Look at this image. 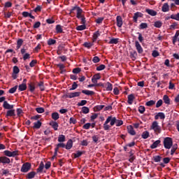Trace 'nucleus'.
Wrapping results in <instances>:
<instances>
[{
  "label": "nucleus",
  "mask_w": 179,
  "mask_h": 179,
  "mask_svg": "<svg viewBox=\"0 0 179 179\" xmlns=\"http://www.w3.org/2000/svg\"><path fill=\"white\" fill-rule=\"evenodd\" d=\"M115 124L116 127H121V125L124 124V122L122 120H117L115 117L108 116L103 124L104 131H110V128H111V127H114Z\"/></svg>",
  "instance_id": "nucleus-1"
},
{
  "label": "nucleus",
  "mask_w": 179,
  "mask_h": 179,
  "mask_svg": "<svg viewBox=\"0 0 179 179\" xmlns=\"http://www.w3.org/2000/svg\"><path fill=\"white\" fill-rule=\"evenodd\" d=\"M173 146V138L166 137L164 139V147L165 149H171Z\"/></svg>",
  "instance_id": "nucleus-2"
},
{
  "label": "nucleus",
  "mask_w": 179,
  "mask_h": 179,
  "mask_svg": "<svg viewBox=\"0 0 179 179\" xmlns=\"http://www.w3.org/2000/svg\"><path fill=\"white\" fill-rule=\"evenodd\" d=\"M31 169V164L29 162L24 163L21 167L22 173H27Z\"/></svg>",
  "instance_id": "nucleus-3"
},
{
  "label": "nucleus",
  "mask_w": 179,
  "mask_h": 179,
  "mask_svg": "<svg viewBox=\"0 0 179 179\" xmlns=\"http://www.w3.org/2000/svg\"><path fill=\"white\" fill-rule=\"evenodd\" d=\"M80 96V92H70L64 95L66 99H73L74 97H79Z\"/></svg>",
  "instance_id": "nucleus-4"
},
{
  "label": "nucleus",
  "mask_w": 179,
  "mask_h": 179,
  "mask_svg": "<svg viewBox=\"0 0 179 179\" xmlns=\"http://www.w3.org/2000/svg\"><path fill=\"white\" fill-rule=\"evenodd\" d=\"M10 163V159L6 156L0 157V164H9Z\"/></svg>",
  "instance_id": "nucleus-5"
},
{
  "label": "nucleus",
  "mask_w": 179,
  "mask_h": 179,
  "mask_svg": "<svg viewBox=\"0 0 179 179\" xmlns=\"http://www.w3.org/2000/svg\"><path fill=\"white\" fill-rule=\"evenodd\" d=\"M135 47L138 54H143V48H142V45H141V43H139V41H135Z\"/></svg>",
  "instance_id": "nucleus-6"
},
{
  "label": "nucleus",
  "mask_w": 179,
  "mask_h": 179,
  "mask_svg": "<svg viewBox=\"0 0 179 179\" xmlns=\"http://www.w3.org/2000/svg\"><path fill=\"white\" fill-rule=\"evenodd\" d=\"M143 17V14H142V13L136 12L134 13V15L133 17V21L134 22V23H138V18Z\"/></svg>",
  "instance_id": "nucleus-7"
},
{
  "label": "nucleus",
  "mask_w": 179,
  "mask_h": 179,
  "mask_svg": "<svg viewBox=\"0 0 179 179\" xmlns=\"http://www.w3.org/2000/svg\"><path fill=\"white\" fill-rule=\"evenodd\" d=\"M28 89L31 93H34V90H36V83L30 82L28 83Z\"/></svg>",
  "instance_id": "nucleus-8"
},
{
  "label": "nucleus",
  "mask_w": 179,
  "mask_h": 179,
  "mask_svg": "<svg viewBox=\"0 0 179 179\" xmlns=\"http://www.w3.org/2000/svg\"><path fill=\"white\" fill-rule=\"evenodd\" d=\"M6 117V118H9V117H16V113H15V110L9 109L8 110H7Z\"/></svg>",
  "instance_id": "nucleus-9"
},
{
  "label": "nucleus",
  "mask_w": 179,
  "mask_h": 179,
  "mask_svg": "<svg viewBox=\"0 0 179 179\" xmlns=\"http://www.w3.org/2000/svg\"><path fill=\"white\" fill-rule=\"evenodd\" d=\"M3 107L6 110H12L15 107V105H10L6 101H4L3 104Z\"/></svg>",
  "instance_id": "nucleus-10"
},
{
  "label": "nucleus",
  "mask_w": 179,
  "mask_h": 179,
  "mask_svg": "<svg viewBox=\"0 0 179 179\" xmlns=\"http://www.w3.org/2000/svg\"><path fill=\"white\" fill-rule=\"evenodd\" d=\"M49 125H50V127H52V128H53L55 131H58V127H59V125L58 124V122L54 120H52L49 123Z\"/></svg>",
  "instance_id": "nucleus-11"
},
{
  "label": "nucleus",
  "mask_w": 179,
  "mask_h": 179,
  "mask_svg": "<svg viewBox=\"0 0 179 179\" xmlns=\"http://www.w3.org/2000/svg\"><path fill=\"white\" fill-rule=\"evenodd\" d=\"M116 22H117V27H122V17L120 15H117L116 17Z\"/></svg>",
  "instance_id": "nucleus-12"
},
{
  "label": "nucleus",
  "mask_w": 179,
  "mask_h": 179,
  "mask_svg": "<svg viewBox=\"0 0 179 179\" xmlns=\"http://www.w3.org/2000/svg\"><path fill=\"white\" fill-rule=\"evenodd\" d=\"M127 132L128 134H129L131 136H134L136 135V131H135V130L134 129V127L132 126H128L127 127Z\"/></svg>",
  "instance_id": "nucleus-13"
},
{
  "label": "nucleus",
  "mask_w": 179,
  "mask_h": 179,
  "mask_svg": "<svg viewBox=\"0 0 179 179\" xmlns=\"http://www.w3.org/2000/svg\"><path fill=\"white\" fill-rule=\"evenodd\" d=\"M159 118H160V120H164L166 115H164L163 112H159L155 116V120H158Z\"/></svg>",
  "instance_id": "nucleus-14"
},
{
  "label": "nucleus",
  "mask_w": 179,
  "mask_h": 179,
  "mask_svg": "<svg viewBox=\"0 0 179 179\" xmlns=\"http://www.w3.org/2000/svg\"><path fill=\"white\" fill-rule=\"evenodd\" d=\"M41 125H43V123L40 120H38L37 122H34L33 128L34 129H40Z\"/></svg>",
  "instance_id": "nucleus-15"
},
{
  "label": "nucleus",
  "mask_w": 179,
  "mask_h": 179,
  "mask_svg": "<svg viewBox=\"0 0 179 179\" xmlns=\"http://www.w3.org/2000/svg\"><path fill=\"white\" fill-rule=\"evenodd\" d=\"M73 146V141H72V139H69L66 145V149L67 150H69L71 149H72V147Z\"/></svg>",
  "instance_id": "nucleus-16"
},
{
  "label": "nucleus",
  "mask_w": 179,
  "mask_h": 179,
  "mask_svg": "<svg viewBox=\"0 0 179 179\" xmlns=\"http://www.w3.org/2000/svg\"><path fill=\"white\" fill-rule=\"evenodd\" d=\"M92 37H93L92 43H96V41H97V38H99V37H100V31H95Z\"/></svg>",
  "instance_id": "nucleus-17"
},
{
  "label": "nucleus",
  "mask_w": 179,
  "mask_h": 179,
  "mask_svg": "<svg viewBox=\"0 0 179 179\" xmlns=\"http://www.w3.org/2000/svg\"><path fill=\"white\" fill-rule=\"evenodd\" d=\"M162 10V12H164V13L169 12V10H170V6H169L168 3H164L163 4Z\"/></svg>",
  "instance_id": "nucleus-18"
},
{
  "label": "nucleus",
  "mask_w": 179,
  "mask_h": 179,
  "mask_svg": "<svg viewBox=\"0 0 179 179\" xmlns=\"http://www.w3.org/2000/svg\"><path fill=\"white\" fill-rule=\"evenodd\" d=\"M83 13V10H82V8H77V15H76V18L77 19H80V17H83V15H82V13Z\"/></svg>",
  "instance_id": "nucleus-19"
},
{
  "label": "nucleus",
  "mask_w": 179,
  "mask_h": 179,
  "mask_svg": "<svg viewBox=\"0 0 179 179\" xmlns=\"http://www.w3.org/2000/svg\"><path fill=\"white\" fill-rule=\"evenodd\" d=\"M127 99V103L131 105L134 102V100H135V96L134 95V94H129L128 95Z\"/></svg>",
  "instance_id": "nucleus-20"
},
{
  "label": "nucleus",
  "mask_w": 179,
  "mask_h": 179,
  "mask_svg": "<svg viewBox=\"0 0 179 179\" xmlns=\"http://www.w3.org/2000/svg\"><path fill=\"white\" fill-rule=\"evenodd\" d=\"M160 143H162V141L160 140H157L150 145L151 149H156Z\"/></svg>",
  "instance_id": "nucleus-21"
},
{
  "label": "nucleus",
  "mask_w": 179,
  "mask_h": 179,
  "mask_svg": "<svg viewBox=\"0 0 179 179\" xmlns=\"http://www.w3.org/2000/svg\"><path fill=\"white\" fill-rule=\"evenodd\" d=\"M82 93H83V94H86L87 96H93V94H94V92L89 90H83Z\"/></svg>",
  "instance_id": "nucleus-22"
},
{
  "label": "nucleus",
  "mask_w": 179,
  "mask_h": 179,
  "mask_svg": "<svg viewBox=\"0 0 179 179\" xmlns=\"http://www.w3.org/2000/svg\"><path fill=\"white\" fill-rule=\"evenodd\" d=\"M145 12L148 13V15H150V16H156V15H157V12L152 9H146Z\"/></svg>",
  "instance_id": "nucleus-23"
},
{
  "label": "nucleus",
  "mask_w": 179,
  "mask_h": 179,
  "mask_svg": "<svg viewBox=\"0 0 179 179\" xmlns=\"http://www.w3.org/2000/svg\"><path fill=\"white\" fill-rule=\"evenodd\" d=\"M27 89V85L25 83L20 84L18 87V90L20 92H24Z\"/></svg>",
  "instance_id": "nucleus-24"
},
{
  "label": "nucleus",
  "mask_w": 179,
  "mask_h": 179,
  "mask_svg": "<svg viewBox=\"0 0 179 179\" xmlns=\"http://www.w3.org/2000/svg\"><path fill=\"white\" fill-rule=\"evenodd\" d=\"M171 155L173 156L174 153H176V150L178 149V144H174L173 145L171 146Z\"/></svg>",
  "instance_id": "nucleus-25"
},
{
  "label": "nucleus",
  "mask_w": 179,
  "mask_h": 179,
  "mask_svg": "<svg viewBox=\"0 0 179 179\" xmlns=\"http://www.w3.org/2000/svg\"><path fill=\"white\" fill-rule=\"evenodd\" d=\"M162 159H163V157L160 155H155L152 157V160H154L155 163H159L162 162Z\"/></svg>",
  "instance_id": "nucleus-26"
},
{
  "label": "nucleus",
  "mask_w": 179,
  "mask_h": 179,
  "mask_svg": "<svg viewBox=\"0 0 179 179\" xmlns=\"http://www.w3.org/2000/svg\"><path fill=\"white\" fill-rule=\"evenodd\" d=\"M105 86L107 92H111V90H113V84H111L110 82L106 83Z\"/></svg>",
  "instance_id": "nucleus-27"
},
{
  "label": "nucleus",
  "mask_w": 179,
  "mask_h": 179,
  "mask_svg": "<svg viewBox=\"0 0 179 179\" xmlns=\"http://www.w3.org/2000/svg\"><path fill=\"white\" fill-rule=\"evenodd\" d=\"M163 101H164V103H165V104H167L168 106H169L171 100H170V98L167 96V94L164 95Z\"/></svg>",
  "instance_id": "nucleus-28"
},
{
  "label": "nucleus",
  "mask_w": 179,
  "mask_h": 179,
  "mask_svg": "<svg viewBox=\"0 0 179 179\" xmlns=\"http://www.w3.org/2000/svg\"><path fill=\"white\" fill-rule=\"evenodd\" d=\"M52 118L54 121H57V120H59V114L58 112H55L52 113Z\"/></svg>",
  "instance_id": "nucleus-29"
},
{
  "label": "nucleus",
  "mask_w": 179,
  "mask_h": 179,
  "mask_svg": "<svg viewBox=\"0 0 179 179\" xmlns=\"http://www.w3.org/2000/svg\"><path fill=\"white\" fill-rule=\"evenodd\" d=\"M36 177V172L35 171H31L27 173V178L28 179H32Z\"/></svg>",
  "instance_id": "nucleus-30"
},
{
  "label": "nucleus",
  "mask_w": 179,
  "mask_h": 179,
  "mask_svg": "<svg viewBox=\"0 0 179 179\" xmlns=\"http://www.w3.org/2000/svg\"><path fill=\"white\" fill-rule=\"evenodd\" d=\"M56 33H57V34H61V33H62V26H61V24H57L56 25Z\"/></svg>",
  "instance_id": "nucleus-31"
},
{
  "label": "nucleus",
  "mask_w": 179,
  "mask_h": 179,
  "mask_svg": "<svg viewBox=\"0 0 179 179\" xmlns=\"http://www.w3.org/2000/svg\"><path fill=\"white\" fill-rule=\"evenodd\" d=\"M137 57H138V52H136V51H134L130 53V57L132 59V61H135Z\"/></svg>",
  "instance_id": "nucleus-32"
},
{
  "label": "nucleus",
  "mask_w": 179,
  "mask_h": 179,
  "mask_svg": "<svg viewBox=\"0 0 179 179\" xmlns=\"http://www.w3.org/2000/svg\"><path fill=\"white\" fill-rule=\"evenodd\" d=\"M44 169V162H41L39 164L38 168L37 169V173H43Z\"/></svg>",
  "instance_id": "nucleus-33"
},
{
  "label": "nucleus",
  "mask_w": 179,
  "mask_h": 179,
  "mask_svg": "<svg viewBox=\"0 0 179 179\" xmlns=\"http://www.w3.org/2000/svg\"><path fill=\"white\" fill-rule=\"evenodd\" d=\"M38 86L41 92H44L45 90V87H44V83L41 81L38 83Z\"/></svg>",
  "instance_id": "nucleus-34"
},
{
  "label": "nucleus",
  "mask_w": 179,
  "mask_h": 179,
  "mask_svg": "<svg viewBox=\"0 0 179 179\" xmlns=\"http://www.w3.org/2000/svg\"><path fill=\"white\" fill-rule=\"evenodd\" d=\"M104 105H98L94 107V111H101V110H103V108H104Z\"/></svg>",
  "instance_id": "nucleus-35"
},
{
  "label": "nucleus",
  "mask_w": 179,
  "mask_h": 179,
  "mask_svg": "<svg viewBox=\"0 0 179 179\" xmlns=\"http://www.w3.org/2000/svg\"><path fill=\"white\" fill-rule=\"evenodd\" d=\"M149 136H150V134H149V131H143L141 135V138H143V139H148Z\"/></svg>",
  "instance_id": "nucleus-36"
},
{
  "label": "nucleus",
  "mask_w": 179,
  "mask_h": 179,
  "mask_svg": "<svg viewBox=\"0 0 179 179\" xmlns=\"http://www.w3.org/2000/svg\"><path fill=\"white\" fill-rule=\"evenodd\" d=\"M155 104H156V101L153 100H150L145 103V106H147V107H152V106H155Z\"/></svg>",
  "instance_id": "nucleus-37"
},
{
  "label": "nucleus",
  "mask_w": 179,
  "mask_h": 179,
  "mask_svg": "<svg viewBox=\"0 0 179 179\" xmlns=\"http://www.w3.org/2000/svg\"><path fill=\"white\" fill-rule=\"evenodd\" d=\"M54 44H57V41L55 39L49 38L48 41V45H54Z\"/></svg>",
  "instance_id": "nucleus-38"
},
{
  "label": "nucleus",
  "mask_w": 179,
  "mask_h": 179,
  "mask_svg": "<svg viewBox=\"0 0 179 179\" xmlns=\"http://www.w3.org/2000/svg\"><path fill=\"white\" fill-rule=\"evenodd\" d=\"M57 141L59 143L65 142V135L64 134L59 135Z\"/></svg>",
  "instance_id": "nucleus-39"
},
{
  "label": "nucleus",
  "mask_w": 179,
  "mask_h": 179,
  "mask_svg": "<svg viewBox=\"0 0 179 179\" xmlns=\"http://www.w3.org/2000/svg\"><path fill=\"white\" fill-rule=\"evenodd\" d=\"M83 45L86 48L90 49V48H92V47H93L94 44L90 42H85V43H84Z\"/></svg>",
  "instance_id": "nucleus-40"
},
{
  "label": "nucleus",
  "mask_w": 179,
  "mask_h": 179,
  "mask_svg": "<svg viewBox=\"0 0 179 179\" xmlns=\"http://www.w3.org/2000/svg\"><path fill=\"white\" fill-rule=\"evenodd\" d=\"M137 34L138 35V40L140 43H143V41H145V38H143V36H142V34L140 32H137Z\"/></svg>",
  "instance_id": "nucleus-41"
},
{
  "label": "nucleus",
  "mask_w": 179,
  "mask_h": 179,
  "mask_svg": "<svg viewBox=\"0 0 179 179\" xmlns=\"http://www.w3.org/2000/svg\"><path fill=\"white\" fill-rule=\"evenodd\" d=\"M119 38H113L110 40L108 44H118Z\"/></svg>",
  "instance_id": "nucleus-42"
},
{
  "label": "nucleus",
  "mask_w": 179,
  "mask_h": 179,
  "mask_svg": "<svg viewBox=\"0 0 179 179\" xmlns=\"http://www.w3.org/2000/svg\"><path fill=\"white\" fill-rule=\"evenodd\" d=\"M155 27H157V29H160L162 26H163V23L160 21H156L154 24Z\"/></svg>",
  "instance_id": "nucleus-43"
},
{
  "label": "nucleus",
  "mask_w": 179,
  "mask_h": 179,
  "mask_svg": "<svg viewBox=\"0 0 179 179\" xmlns=\"http://www.w3.org/2000/svg\"><path fill=\"white\" fill-rule=\"evenodd\" d=\"M4 156L6 157H12V152L6 150L3 151Z\"/></svg>",
  "instance_id": "nucleus-44"
},
{
  "label": "nucleus",
  "mask_w": 179,
  "mask_h": 179,
  "mask_svg": "<svg viewBox=\"0 0 179 179\" xmlns=\"http://www.w3.org/2000/svg\"><path fill=\"white\" fill-rule=\"evenodd\" d=\"M76 30H78V31H82V30H86V25L83 24V25L78 26L76 27Z\"/></svg>",
  "instance_id": "nucleus-45"
},
{
  "label": "nucleus",
  "mask_w": 179,
  "mask_h": 179,
  "mask_svg": "<svg viewBox=\"0 0 179 179\" xmlns=\"http://www.w3.org/2000/svg\"><path fill=\"white\" fill-rule=\"evenodd\" d=\"M83 155V152L82 151H77L76 153L73 154L74 158L78 159V157H80Z\"/></svg>",
  "instance_id": "nucleus-46"
},
{
  "label": "nucleus",
  "mask_w": 179,
  "mask_h": 179,
  "mask_svg": "<svg viewBox=\"0 0 179 179\" xmlns=\"http://www.w3.org/2000/svg\"><path fill=\"white\" fill-rule=\"evenodd\" d=\"M90 111V110L89 109V108H87L86 106H83L82 108V112L83 113V114H89Z\"/></svg>",
  "instance_id": "nucleus-47"
},
{
  "label": "nucleus",
  "mask_w": 179,
  "mask_h": 179,
  "mask_svg": "<svg viewBox=\"0 0 179 179\" xmlns=\"http://www.w3.org/2000/svg\"><path fill=\"white\" fill-rule=\"evenodd\" d=\"M139 29L141 30H143V29H148V24L145 23V22H142L140 25H139Z\"/></svg>",
  "instance_id": "nucleus-48"
},
{
  "label": "nucleus",
  "mask_w": 179,
  "mask_h": 179,
  "mask_svg": "<svg viewBox=\"0 0 179 179\" xmlns=\"http://www.w3.org/2000/svg\"><path fill=\"white\" fill-rule=\"evenodd\" d=\"M16 90H17V85H15V87L10 88L8 90V93H10L11 94H13V93H15L16 92Z\"/></svg>",
  "instance_id": "nucleus-49"
},
{
  "label": "nucleus",
  "mask_w": 179,
  "mask_h": 179,
  "mask_svg": "<svg viewBox=\"0 0 179 179\" xmlns=\"http://www.w3.org/2000/svg\"><path fill=\"white\" fill-rule=\"evenodd\" d=\"M171 19H173V20H177L179 22V13H178L176 15H171Z\"/></svg>",
  "instance_id": "nucleus-50"
},
{
  "label": "nucleus",
  "mask_w": 179,
  "mask_h": 179,
  "mask_svg": "<svg viewBox=\"0 0 179 179\" xmlns=\"http://www.w3.org/2000/svg\"><path fill=\"white\" fill-rule=\"evenodd\" d=\"M13 71L15 75H17V73L20 72V69H19V67H17V66H15L13 67Z\"/></svg>",
  "instance_id": "nucleus-51"
},
{
  "label": "nucleus",
  "mask_w": 179,
  "mask_h": 179,
  "mask_svg": "<svg viewBox=\"0 0 179 179\" xmlns=\"http://www.w3.org/2000/svg\"><path fill=\"white\" fill-rule=\"evenodd\" d=\"M152 129H153V131H155V132H156V134L162 133V127H160V126H158Z\"/></svg>",
  "instance_id": "nucleus-52"
},
{
  "label": "nucleus",
  "mask_w": 179,
  "mask_h": 179,
  "mask_svg": "<svg viewBox=\"0 0 179 179\" xmlns=\"http://www.w3.org/2000/svg\"><path fill=\"white\" fill-rule=\"evenodd\" d=\"M145 108L143 106H140L138 107V112L140 113V114H143V113H145Z\"/></svg>",
  "instance_id": "nucleus-53"
},
{
  "label": "nucleus",
  "mask_w": 179,
  "mask_h": 179,
  "mask_svg": "<svg viewBox=\"0 0 179 179\" xmlns=\"http://www.w3.org/2000/svg\"><path fill=\"white\" fill-rule=\"evenodd\" d=\"M103 20H104V17H98L95 22L96 23H97V24H101V23H103Z\"/></svg>",
  "instance_id": "nucleus-54"
},
{
  "label": "nucleus",
  "mask_w": 179,
  "mask_h": 179,
  "mask_svg": "<svg viewBox=\"0 0 179 179\" xmlns=\"http://www.w3.org/2000/svg\"><path fill=\"white\" fill-rule=\"evenodd\" d=\"M157 127H159V122H157V121H154L152 123L151 129H155V128H157Z\"/></svg>",
  "instance_id": "nucleus-55"
},
{
  "label": "nucleus",
  "mask_w": 179,
  "mask_h": 179,
  "mask_svg": "<svg viewBox=\"0 0 179 179\" xmlns=\"http://www.w3.org/2000/svg\"><path fill=\"white\" fill-rule=\"evenodd\" d=\"M87 103V101H86V100H82L80 102H79V103H78V106L79 107H82V106H86Z\"/></svg>",
  "instance_id": "nucleus-56"
},
{
  "label": "nucleus",
  "mask_w": 179,
  "mask_h": 179,
  "mask_svg": "<svg viewBox=\"0 0 179 179\" xmlns=\"http://www.w3.org/2000/svg\"><path fill=\"white\" fill-rule=\"evenodd\" d=\"M106 69V65L101 64L96 67V71H104Z\"/></svg>",
  "instance_id": "nucleus-57"
},
{
  "label": "nucleus",
  "mask_w": 179,
  "mask_h": 179,
  "mask_svg": "<svg viewBox=\"0 0 179 179\" xmlns=\"http://www.w3.org/2000/svg\"><path fill=\"white\" fill-rule=\"evenodd\" d=\"M36 111L37 113H38V114H43V113H44L45 110H44V108L40 107V108H36Z\"/></svg>",
  "instance_id": "nucleus-58"
},
{
  "label": "nucleus",
  "mask_w": 179,
  "mask_h": 179,
  "mask_svg": "<svg viewBox=\"0 0 179 179\" xmlns=\"http://www.w3.org/2000/svg\"><path fill=\"white\" fill-rule=\"evenodd\" d=\"M152 55L154 58H157V57H159V55H160V54L159 53V52L157 50H153Z\"/></svg>",
  "instance_id": "nucleus-59"
},
{
  "label": "nucleus",
  "mask_w": 179,
  "mask_h": 179,
  "mask_svg": "<svg viewBox=\"0 0 179 179\" xmlns=\"http://www.w3.org/2000/svg\"><path fill=\"white\" fill-rule=\"evenodd\" d=\"M163 106V100L159 99L156 103V108H159V107H162Z\"/></svg>",
  "instance_id": "nucleus-60"
},
{
  "label": "nucleus",
  "mask_w": 179,
  "mask_h": 179,
  "mask_svg": "<svg viewBox=\"0 0 179 179\" xmlns=\"http://www.w3.org/2000/svg\"><path fill=\"white\" fill-rule=\"evenodd\" d=\"M92 62H94V64H97V63L100 62V58L97 56H95L93 57Z\"/></svg>",
  "instance_id": "nucleus-61"
},
{
  "label": "nucleus",
  "mask_w": 179,
  "mask_h": 179,
  "mask_svg": "<svg viewBox=\"0 0 179 179\" xmlns=\"http://www.w3.org/2000/svg\"><path fill=\"white\" fill-rule=\"evenodd\" d=\"M76 89H78V83L76 82H74L70 88V90H76Z\"/></svg>",
  "instance_id": "nucleus-62"
},
{
  "label": "nucleus",
  "mask_w": 179,
  "mask_h": 179,
  "mask_svg": "<svg viewBox=\"0 0 179 179\" xmlns=\"http://www.w3.org/2000/svg\"><path fill=\"white\" fill-rule=\"evenodd\" d=\"M93 142H94V143H97V142H99V136L97 135H94L92 137Z\"/></svg>",
  "instance_id": "nucleus-63"
},
{
  "label": "nucleus",
  "mask_w": 179,
  "mask_h": 179,
  "mask_svg": "<svg viewBox=\"0 0 179 179\" xmlns=\"http://www.w3.org/2000/svg\"><path fill=\"white\" fill-rule=\"evenodd\" d=\"M41 26V22H40L38 21V22H36L34 23L33 27H34V29H38V27H40Z\"/></svg>",
  "instance_id": "nucleus-64"
}]
</instances>
